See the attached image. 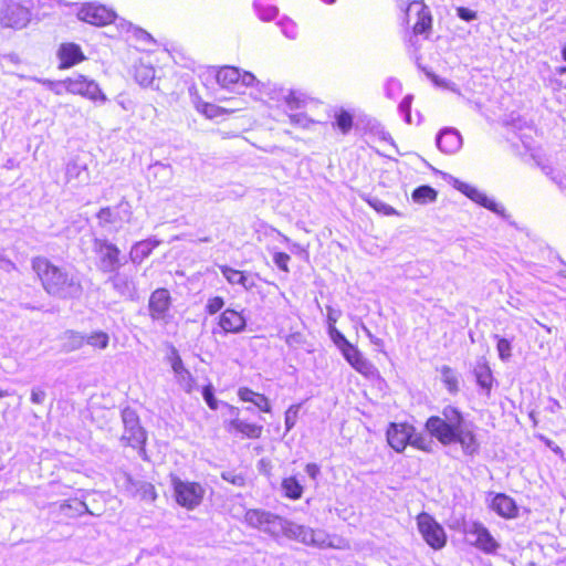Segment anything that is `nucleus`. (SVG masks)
Masks as SVG:
<instances>
[{"label": "nucleus", "instance_id": "obj_44", "mask_svg": "<svg viewBox=\"0 0 566 566\" xmlns=\"http://www.w3.org/2000/svg\"><path fill=\"white\" fill-rule=\"evenodd\" d=\"M494 338L497 339L496 349L501 360L507 361L512 356V344L507 338L500 337L499 335H494Z\"/></svg>", "mask_w": 566, "mask_h": 566}, {"label": "nucleus", "instance_id": "obj_37", "mask_svg": "<svg viewBox=\"0 0 566 566\" xmlns=\"http://www.w3.org/2000/svg\"><path fill=\"white\" fill-rule=\"evenodd\" d=\"M108 343H109V336L107 333H105L103 331H96V332H92L88 335H85V344L95 349L103 350V349L107 348Z\"/></svg>", "mask_w": 566, "mask_h": 566}, {"label": "nucleus", "instance_id": "obj_40", "mask_svg": "<svg viewBox=\"0 0 566 566\" xmlns=\"http://www.w3.org/2000/svg\"><path fill=\"white\" fill-rule=\"evenodd\" d=\"M385 96L389 99H396L402 93V84L396 77H388L384 83Z\"/></svg>", "mask_w": 566, "mask_h": 566}, {"label": "nucleus", "instance_id": "obj_36", "mask_svg": "<svg viewBox=\"0 0 566 566\" xmlns=\"http://www.w3.org/2000/svg\"><path fill=\"white\" fill-rule=\"evenodd\" d=\"M134 76L142 86H149L155 78V69L151 65L139 63L135 65Z\"/></svg>", "mask_w": 566, "mask_h": 566}, {"label": "nucleus", "instance_id": "obj_60", "mask_svg": "<svg viewBox=\"0 0 566 566\" xmlns=\"http://www.w3.org/2000/svg\"><path fill=\"white\" fill-rule=\"evenodd\" d=\"M305 472L311 479L316 480L321 473V469L316 463H308L305 467Z\"/></svg>", "mask_w": 566, "mask_h": 566}, {"label": "nucleus", "instance_id": "obj_54", "mask_svg": "<svg viewBox=\"0 0 566 566\" xmlns=\"http://www.w3.org/2000/svg\"><path fill=\"white\" fill-rule=\"evenodd\" d=\"M252 403L254 406H256L263 412L271 411V406H270L269 399L262 394H259Z\"/></svg>", "mask_w": 566, "mask_h": 566}, {"label": "nucleus", "instance_id": "obj_34", "mask_svg": "<svg viewBox=\"0 0 566 566\" xmlns=\"http://www.w3.org/2000/svg\"><path fill=\"white\" fill-rule=\"evenodd\" d=\"M335 122L333 126L336 127L343 135H347L354 125V116L348 111L339 108L334 115Z\"/></svg>", "mask_w": 566, "mask_h": 566}, {"label": "nucleus", "instance_id": "obj_51", "mask_svg": "<svg viewBox=\"0 0 566 566\" xmlns=\"http://www.w3.org/2000/svg\"><path fill=\"white\" fill-rule=\"evenodd\" d=\"M291 260L290 255L284 252H274L273 253V262L274 264L282 271L289 272V261Z\"/></svg>", "mask_w": 566, "mask_h": 566}, {"label": "nucleus", "instance_id": "obj_24", "mask_svg": "<svg viewBox=\"0 0 566 566\" xmlns=\"http://www.w3.org/2000/svg\"><path fill=\"white\" fill-rule=\"evenodd\" d=\"M66 184L73 187L87 185L90 181V172L87 165L78 159H72L65 167Z\"/></svg>", "mask_w": 566, "mask_h": 566}, {"label": "nucleus", "instance_id": "obj_55", "mask_svg": "<svg viewBox=\"0 0 566 566\" xmlns=\"http://www.w3.org/2000/svg\"><path fill=\"white\" fill-rule=\"evenodd\" d=\"M457 14L460 19L464 21H472L476 19V12L464 7H459L457 9Z\"/></svg>", "mask_w": 566, "mask_h": 566}, {"label": "nucleus", "instance_id": "obj_14", "mask_svg": "<svg viewBox=\"0 0 566 566\" xmlns=\"http://www.w3.org/2000/svg\"><path fill=\"white\" fill-rule=\"evenodd\" d=\"M107 283L112 284L115 293L127 301L138 300V289L136 284V270L133 271H115L108 277Z\"/></svg>", "mask_w": 566, "mask_h": 566}, {"label": "nucleus", "instance_id": "obj_61", "mask_svg": "<svg viewBox=\"0 0 566 566\" xmlns=\"http://www.w3.org/2000/svg\"><path fill=\"white\" fill-rule=\"evenodd\" d=\"M296 421V411L292 412L291 408L285 413V427L286 430L290 431Z\"/></svg>", "mask_w": 566, "mask_h": 566}, {"label": "nucleus", "instance_id": "obj_42", "mask_svg": "<svg viewBox=\"0 0 566 566\" xmlns=\"http://www.w3.org/2000/svg\"><path fill=\"white\" fill-rule=\"evenodd\" d=\"M277 25L281 29V32L291 40L296 39L297 36V25L296 23L287 17H283L277 21Z\"/></svg>", "mask_w": 566, "mask_h": 566}, {"label": "nucleus", "instance_id": "obj_46", "mask_svg": "<svg viewBox=\"0 0 566 566\" xmlns=\"http://www.w3.org/2000/svg\"><path fill=\"white\" fill-rule=\"evenodd\" d=\"M412 94H407L398 105V112L407 124H411Z\"/></svg>", "mask_w": 566, "mask_h": 566}, {"label": "nucleus", "instance_id": "obj_53", "mask_svg": "<svg viewBox=\"0 0 566 566\" xmlns=\"http://www.w3.org/2000/svg\"><path fill=\"white\" fill-rule=\"evenodd\" d=\"M151 169H153L155 176H160L166 181L170 179L171 174H172L171 167L169 165H165V164H161V163H156L151 167Z\"/></svg>", "mask_w": 566, "mask_h": 566}, {"label": "nucleus", "instance_id": "obj_47", "mask_svg": "<svg viewBox=\"0 0 566 566\" xmlns=\"http://www.w3.org/2000/svg\"><path fill=\"white\" fill-rule=\"evenodd\" d=\"M427 75L436 86H439V87L449 90L451 92H454L457 94H460V91H459V87L457 86V84H454L450 81H447L444 78H441L431 72H427Z\"/></svg>", "mask_w": 566, "mask_h": 566}, {"label": "nucleus", "instance_id": "obj_62", "mask_svg": "<svg viewBox=\"0 0 566 566\" xmlns=\"http://www.w3.org/2000/svg\"><path fill=\"white\" fill-rule=\"evenodd\" d=\"M562 408L559 401L555 398H549L548 399V403L546 406V410H548L549 412L552 413H555L557 411H559Z\"/></svg>", "mask_w": 566, "mask_h": 566}, {"label": "nucleus", "instance_id": "obj_49", "mask_svg": "<svg viewBox=\"0 0 566 566\" xmlns=\"http://www.w3.org/2000/svg\"><path fill=\"white\" fill-rule=\"evenodd\" d=\"M198 111L201 112L208 118L218 117L223 113V109L214 104L203 103L201 106H198Z\"/></svg>", "mask_w": 566, "mask_h": 566}, {"label": "nucleus", "instance_id": "obj_28", "mask_svg": "<svg viewBox=\"0 0 566 566\" xmlns=\"http://www.w3.org/2000/svg\"><path fill=\"white\" fill-rule=\"evenodd\" d=\"M159 244L156 239H147L135 243L129 252V258L133 263L140 264L146 258L149 256L151 251Z\"/></svg>", "mask_w": 566, "mask_h": 566}, {"label": "nucleus", "instance_id": "obj_3", "mask_svg": "<svg viewBox=\"0 0 566 566\" xmlns=\"http://www.w3.org/2000/svg\"><path fill=\"white\" fill-rule=\"evenodd\" d=\"M34 0H0V27L22 30L32 20Z\"/></svg>", "mask_w": 566, "mask_h": 566}, {"label": "nucleus", "instance_id": "obj_11", "mask_svg": "<svg viewBox=\"0 0 566 566\" xmlns=\"http://www.w3.org/2000/svg\"><path fill=\"white\" fill-rule=\"evenodd\" d=\"M94 251L97 255V266L104 273H113L119 270L120 250L106 239L94 240Z\"/></svg>", "mask_w": 566, "mask_h": 566}, {"label": "nucleus", "instance_id": "obj_48", "mask_svg": "<svg viewBox=\"0 0 566 566\" xmlns=\"http://www.w3.org/2000/svg\"><path fill=\"white\" fill-rule=\"evenodd\" d=\"M223 306L224 300L221 296H213L208 300L205 310L209 315H214L220 312Z\"/></svg>", "mask_w": 566, "mask_h": 566}, {"label": "nucleus", "instance_id": "obj_20", "mask_svg": "<svg viewBox=\"0 0 566 566\" xmlns=\"http://www.w3.org/2000/svg\"><path fill=\"white\" fill-rule=\"evenodd\" d=\"M342 354L347 363L360 375L366 378L374 379L378 377L377 368L364 357L360 350L353 344L346 345Z\"/></svg>", "mask_w": 566, "mask_h": 566}, {"label": "nucleus", "instance_id": "obj_39", "mask_svg": "<svg viewBox=\"0 0 566 566\" xmlns=\"http://www.w3.org/2000/svg\"><path fill=\"white\" fill-rule=\"evenodd\" d=\"M441 380L449 392L455 394L459 390V380L455 371L449 366H442Z\"/></svg>", "mask_w": 566, "mask_h": 566}, {"label": "nucleus", "instance_id": "obj_22", "mask_svg": "<svg viewBox=\"0 0 566 566\" xmlns=\"http://www.w3.org/2000/svg\"><path fill=\"white\" fill-rule=\"evenodd\" d=\"M59 69H70L85 60L81 46L73 42L62 43L57 50Z\"/></svg>", "mask_w": 566, "mask_h": 566}, {"label": "nucleus", "instance_id": "obj_31", "mask_svg": "<svg viewBox=\"0 0 566 566\" xmlns=\"http://www.w3.org/2000/svg\"><path fill=\"white\" fill-rule=\"evenodd\" d=\"M308 103V97L305 93L287 88L285 99L283 102V106L286 107V113L295 112L302 108H305Z\"/></svg>", "mask_w": 566, "mask_h": 566}, {"label": "nucleus", "instance_id": "obj_56", "mask_svg": "<svg viewBox=\"0 0 566 566\" xmlns=\"http://www.w3.org/2000/svg\"><path fill=\"white\" fill-rule=\"evenodd\" d=\"M258 395V392H254L253 390L245 387L240 388L238 391V396L242 401L253 402Z\"/></svg>", "mask_w": 566, "mask_h": 566}, {"label": "nucleus", "instance_id": "obj_16", "mask_svg": "<svg viewBox=\"0 0 566 566\" xmlns=\"http://www.w3.org/2000/svg\"><path fill=\"white\" fill-rule=\"evenodd\" d=\"M282 536L298 541L305 545L322 546L325 544V534L322 531H315L304 525L293 523L285 518Z\"/></svg>", "mask_w": 566, "mask_h": 566}, {"label": "nucleus", "instance_id": "obj_19", "mask_svg": "<svg viewBox=\"0 0 566 566\" xmlns=\"http://www.w3.org/2000/svg\"><path fill=\"white\" fill-rule=\"evenodd\" d=\"M415 427L407 422H391L389 423L386 438L388 444L396 451L402 452L409 444Z\"/></svg>", "mask_w": 566, "mask_h": 566}, {"label": "nucleus", "instance_id": "obj_1", "mask_svg": "<svg viewBox=\"0 0 566 566\" xmlns=\"http://www.w3.org/2000/svg\"><path fill=\"white\" fill-rule=\"evenodd\" d=\"M426 429L443 446L460 444L464 454L473 455L479 451L474 424L453 406H446L439 416L428 418Z\"/></svg>", "mask_w": 566, "mask_h": 566}, {"label": "nucleus", "instance_id": "obj_17", "mask_svg": "<svg viewBox=\"0 0 566 566\" xmlns=\"http://www.w3.org/2000/svg\"><path fill=\"white\" fill-rule=\"evenodd\" d=\"M452 185L457 190L465 195L475 203L489 209L490 211L502 217L503 219H506L509 217L503 206L495 202L493 199L489 198L484 192L480 191L478 188L467 182H463L457 178H452Z\"/></svg>", "mask_w": 566, "mask_h": 566}, {"label": "nucleus", "instance_id": "obj_35", "mask_svg": "<svg viewBox=\"0 0 566 566\" xmlns=\"http://www.w3.org/2000/svg\"><path fill=\"white\" fill-rule=\"evenodd\" d=\"M282 491L291 500H298L303 494V486L295 476H289L282 481Z\"/></svg>", "mask_w": 566, "mask_h": 566}, {"label": "nucleus", "instance_id": "obj_4", "mask_svg": "<svg viewBox=\"0 0 566 566\" xmlns=\"http://www.w3.org/2000/svg\"><path fill=\"white\" fill-rule=\"evenodd\" d=\"M244 523L272 538H280L284 531L285 518L265 510L251 509L244 514Z\"/></svg>", "mask_w": 566, "mask_h": 566}, {"label": "nucleus", "instance_id": "obj_10", "mask_svg": "<svg viewBox=\"0 0 566 566\" xmlns=\"http://www.w3.org/2000/svg\"><path fill=\"white\" fill-rule=\"evenodd\" d=\"M77 18L86 23L102 27L114 22L117 14L113 8L99 2H85L77 10Z\"/></svg>", "mask_w": 566, "mask_h": 566}, {"label": "nucleus", "instance_id": "obj_15", "mask_svg": "<svg viewBox=\"0 0 566 566\" xmlns=\"http://www.w3.org/2000/svg\"><path fill=\"white\" fill-rule=\"evenodd\" d=\"M124 432L122 441L133 448H140L146 442V432L139 424V418L135 410L126 408L122 411Z\"/></svg>", "mask_w": 566, "mask_h": 566}, {"label": "nucleus", "instance_id": "obj_50", "mask_svg": "<svg viewBox=\"0 0 566 566\" xmlns=\"http://www.w3.org/2000/svg\"><path fill=\"white\" fill-rule=\"evenodd\" d=\"M202 397L210 409H218V400L214 397L213 387L211 385L203 387Z\"/></svg>", "mask_w": 566, "mask_h": 566}, {"label": "nucleus", "instance_id": "obj_38", "mask_svg": "<svg viewBox=\"0 0 566 566\" xmlns=\"http://www.w3.org/2000/svg\"><path fill=\"white\" fill-rule=\"evenodd\" d=\"M411 197L415 202L426 205L437 199V191L430 186H420L413 190Z\"/></svg>", "mask_w": 566, "mask_h": 566}, {"label": "nucleus", "instance_id": "obj_32", "mask_svg": "<svg viewBox=\"0 0 566 566\" xmlns=\"http://www.w3.org/2000/svg\"><path fill=\"white\" fill-rule=\"evenodd\" d=\"M85 345V335L66 331L62 336V349L66 353L77 350Z\"/></svg>", "mask_w": 566, "mask_h": 566}, {"label": "nucleus", "instance_id": "obj_7", "mask_svg": "<svg viewBox=\"0 0 566 566\" xmlns=\"http://www.w3.org/2000/svg\"><path fill=\"white\" fill-rule=\"evenodd\" d=\"M172 486L177 503L188 510L197 507L205 496L203 486L197 482L182 481L175 476Z\"/></svg>", "mask_w": 566, "mask_h": 566}, {"label": "nucleus", "instance_id": "obj_63", "mask_svg": "<svg viewBox=\"0 0 566 566\" xmlns=\"http://www.w3.org/2000/svg\"><path fill=\"white\" fill-rule=\"evenodd\" d=\"M265 233L280 238V240L284 243H290V239L286 235L282 234L279 230H276L272 227L266 228Z\"/></svg>", "mask_w": 566, "mask_h": 566}, {"label": "nucleus", "instance_id": "obj_8", "mask_svg": "<svg viewBox=\"0 0 566 566\" xmlns=\"http://www.w3.org/2000/svg\"><path fill=\"white\" fill-rule=\"evenodd\" d=\"M62 85L71 94L81 95L94 102L105 103L107 101L98 84L82 74L67 77Z\"/></svg>", "mask_w": 566, "mask_h": 566}, {"label": "nucleus", "instance_id": "obj_64", "mask_svg": "<svg viewBox=\"0 0 566 566\" xmlns=\"http://www.w3.org/2000/svg\"><path fill=\"white\" fill-rule=\"evenodd\" d=\"M135 35L137 39L146 42L151 41V35L142 29H135Z\"/></svg>", "mask_w": 566, "mask_h": 566}, {"label": "nucleus", "instance_id": "obj_13", "mask_svg": "<svg viewBox=\"0 0 566 566\" xmlns=\"http://www.w3.org/2000/svg\"><path fill=\"white\" fill-rule=\"evenodd\" d=\"M217 319V325L211 331L214 336L240 334L244 332L247 327V317L244 316L243 311L226 308L220 313Z\"/></svg>", "mask_w": 566, "mask_h": 566}, {"label": "nucleus", "instance_id": "obj_45", "mask_svg": "<svg viewBox=\"0 0 566 566\" xmlns=\"http://www.w3.org/2000/svg\"><path fill=\"white\" fill-rule=\"evenodd\" d=\"M367 202L370 207H373L377 212L385 214V216H395L398 214V212L392 208L391 206L387 205L386 202L381 201L380 199L376 197H371L367 199Z\"/></svg>", "mask_w": 566, "mask_h": 566}, {"label": "nucleus", "instance_id": "obj_33", "mask_svg": "<svg viewBox=\"0 0 566 566\" xmlns=\"http://www.w3.org/2000/svg\"><path fill=\"white\" fill-rule=\"evenodd\" d=\"M474 375H475L478 385L481 388L489 391L492 387L493 377H492L491 369L488 366L486 361L480 360L476 363V366L474 367Z\"/></svg>", "mask_w": 566, "mask_h": 566}, {"label": "nucleus", "instance_id": "obj_26", "mask_svg": "<svg viewBox=\"0 0 566 566\" xmlns=\"http://www.w3.org/2000/svg\"><path fill=\"white\" fill-rule=\"evenodd\" d=\"M491 507L504 518H515L518 515V509L515 501L504 493H497L492 499Z\"/></svg>", "mask_w": 566, "mask_h": 566}, {"label": "nucleus", "instance_id": "obj_25", "mask_svg": "<svg viewBox=\"0 0 566 566\" xmlns=\"http://www.w3.org/2000/svg\"><path fill=\"white\" fill-rule=\"evenodd\" d=\"M438 148L444 154H455L462 146V137L454 128L440 130L436 138Z\"/></svg>", "mask_w": 566, "mask_h": 566}, {"label": "nucleus", "instance_id": "obj_52", "mask_svg": "<svg viewBox=\"0 0 566 566\" xmlns=\"http://www.w3.org/2000/svg\"><path fill=\"white\" fill-rule=\"evenodd\" d=\"M331 338L333 339L334 344L338 347L339 350L346 347V345H349L350 343L347 340V338L335 327L331 326Z\"/></svg>", "mask_w": 566, "mask_h": 566}, {"label": "nucleus", "instance_id": "obj_43", "mask_svg": "<svg viewBox=\"0 0 566 566\" xmlns=\"http://www.w3.org/2000/svg\"><path fill=\"white\" fill-rule=\"evenodd\" d=\"M409 444L418 450L431 452L432 450V440L430 438H427L420 433H417L416 430L413 431L412 438L409 442Z\"/></svg>", "mask_w": 566, "mask_h": 566}, {"label": "nucleus", "instance_id": "obj_18", "mask_svg": "<svg viewBox=\"0 0 566 566\" xmlns=\"http://www.w3.org/2000/svg\"><path fill=\"white\" fill-rule=\"evenodd\" d=\"M132 214V206L127 201L122 200L115 207L102 208L97 212L96 217L101 227H107L112 224L118 229L123 223H128L130 221Z\"/></svg>", "mask_w": 566, "mask_h": 566}, {"label": "nucleus", "instance_id": "obj_27", "mask_svg": "<svg viewBox=\"0 0 566 566\" xmlns=\"http://www.w3.org/2000/svg\"><path fill=\"white\" fill-rule=\"evenodd\" d=\"M219 269L227 282L231 285H240L245 291H251L255 286V280L252 275H247L244 272L228 265H219Z\"/></svg>", "mask_w": 566, "mask_h": 566}, {"label": "nucleus", "instance_id": "obj_30", "mask_svg": "<svg viewBox=\"0 0 566 566\" xmlns=\"http://www.w3.org/2000/svg\"><path fill=\"white\" fill-rule=\"evenodd\" d=\"M289 87H284L276 83L262 84L260 93L266 97L268 102H272L276 106H283L285 95Z\"/></svg>", "mask_w": 566, "mask_h": 566}, {"label": "nucleus", "instance_id": "obj_57", "mask_svg": "<svg viewBox=\"0 0 566 566\" xmlns=\"http://www.w3.org/2000/svg\"><path fill=\"white\" fill-rule=\"evenodd\" d=\"M0 270L8 272V273L15 270V264L10 259H8L6 255H3L1 253H0Z\"/></svg>", "mask_w": 566, "mask_h": 566}, {"label": "nucleus", "instance_id": "obj_21", "mask_svg": "<svg viewBox=\"0 0 566 566\" xmlns=\"http://www.w3.org/2000/svg\"><path fill=\"white\" fill-rule=\"evenodd\" d=\"M171 306L170 293L166 289L155 290L148 302V311L153 321H166Z\"/></svg>", "mask_w": 566, "mask_h": 566}, {"label": "nucleus", "instance_id": "obj_58", "mask_svg": "<svg viewBox=\"0 0 566 566\" xmlns=\"http://www.w3.org/2000/svg\"><path fill=\"white\" fill-rule=\"evenodd\" d=\"M45 391L40 388H33L31 391V401L33 403H42L45 400Z\"/></svg>", "mask_w": 566, "mask_h": 566}, {"label": "nucleus", "instance_id": "obj_41", "mask_svg": "<svg viewBox=\"0 0 566 566\" xmlns=\"http://www.w3.org/2000/svg\"><path fill=\"white\" fill-rule=\"evenodd\" d=\"M290 124L296 127L308 129L315 122L310 118L305 113L291 112L286 113Z\"/></svg>", "mask_w": 566, "mask_h": 566}, {"label": "nucleus", "instance_id": "obj_5", "mask_svg": "<svg viewBox=\"0 0 566 566\" xmlns=\"http://www.w3.org/2000/svg\"><path fill=\"white\" fill-rule=\"evenodd\" d=\"M463 534L465 542L484 554L493 555L500 548L499 542L489 530L476 521L464 522Z\"/></svg>", "mask_w": 566, "mask_h": 566}, {"label": "nucleus", "instance_id": "obj_9", "mask_svg": "<svg viewBox=\"0 0 566 566\" xmlns=\"http://www.w3.org/2000/svg\"><path fill=\"white\" fill-rule=\"evenodd\" d=\"M417 526L426 543L433 549H440L446 545V532L430 514L420 513L417 516Z\"/></svg>", "mask_w": 566, "mask_h": 566}, {"label": "nucleus", "instance_id": "obj_6", "mask_svg": "<svg viewBox=\"0 0 566 566\" xmlns=\"http://www.w3.org/2000/svg\"><path fill=\"white\" fill-rule=\"evenodd\" d=\"M209 76H213L218 84L228 90H235L237 86H253L260 85L256 77L250 72H241L238 67L223 66L219 70L209 69L207 71Z\"/></svg>", "mask_w": 566, "mask_h": 566}, {"label": "nucleus", "instance_id": "obj_2", "mask_svg": "<svg viewBox=\"0 0 566 566\" xmlns=\"http://www.w3.org/2000/svg\"><path fill=\"white\" fill-rule=\"evenodd\" d=\"M32 269L48 294L64 300L81 297L83 285L75 270L56 266L42 256L32 260Z\"/></svg>", "mask_w": 566, "mask_h": 566}, {"label": "nucleus", "instance_id": "obj_23", "mask_svg": "<svg viewBox=\"0 0 566 566\" xmlns=\"http://www.w3.org/2000/svg\"><path fill=\"white\" fill-rule=\"evenodd\" d=\"M169 360L178 385L186 392H191L195 388V379L190 371L184 366L182 359L180 358L176 349H172Z\"/></svg>", "mask_w": 566, "mask_h": 566}, {"label": "nucleus", "instance_id": "obj_59", "mask_svg": "<svg viewBox=\"0 0 566 566\" xmlns=\"http://www.w3.org/2000/svg\"><path fill=\"white\" fill-rule=\"evenodd\" d=\"M361 331L364 332V334L369 338V340L377 347H382L384 346V342L382 339L376 337L371 332L370 329L365 326V325H361Z\"/></svg>", "mask_w": 566, "mask_h": 566}, {"label": "nucleus", "instance_id": "obj_12", "mask_svg": "<svg viewBox=\"0 0 566 566\" xmlns=\"http://www.w3.org/2000/svg\"><path fill=\"white\" fill-rule=\"evenodd\" d=\"M431 14L422 0H409L403 10V22L412 24L415 34H423L431 28Z\"/></svg>", "mask_w": 566, "mask_h": 566}, {"label": "nucleus", "instance_id": "obj_29", "mask_svg": "<svg viewBox=\"0 0 566 566\" xmlns=\"http://www.w3.org/2000/svg\"><path fill=\"white\" fill-rule=\"evenodd\" d=\"M229 431H235L249 439H256L262 433V426L250 423L237 418L230 421Z\"/></svg>", "mask_w": 566, "mask_h": 566}]
</instances>
